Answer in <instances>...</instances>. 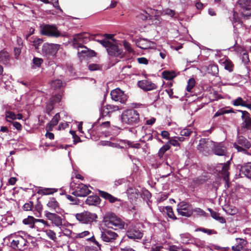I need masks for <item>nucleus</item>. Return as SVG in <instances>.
<instances>
[{"instance_id":"obj_1","label":"nucleus","mask_w":251,"mask_h":251,"mask_svg":"<svg viewBox=\"0 0 251 251\" xmlns=\"http://www.w3.org/2000/svg\"><path fill=\"white\" fill-rule=\"evenodd\" d=\"M32 237L25 234L23 231H19L11 234L10 237L11 247L14 250L23 251L28 247V241Z\"/></svg>"},{"instance_id":"obj_2","label":"nucleus","mask_w":251,"mask_h":251,"mask_svg":"<svg viewBox=\"0 0 251 251\" xmlns=\"http://www.w3.org/2000/svg\"><path fill=\"white\" fill-rule=\"evenodd\" d=\"M105 225L108 228L114 229L124 228L125 223L114 213L106 214L104 218Z\"/></svg>"},{"instance_id":"obj_3","label":"nucleus","mask_w":251,"mask_h":251,"mask_svg":"<svg viewBox=\"0 0 251 251\" xmlns=\"http://www.w3.org/2000/svg\"><path fill=\"white\" fill-rule=\"evenodd\" d=\"M100 238L104 242L114 244L117 246L120 243L118 234L109 229H102L101 230Z\"/></svg>"},{"instance_id":"obj_4","label":"nucleus","mask_w":251,"mask_h":251,"mask_svg":"<svg viewBox=\"0 0 251 251\" xmlns=\"http://www.w3.org/2000/svg\"><path fill=\"white\" fill-rule=\"evenodd\" d=\"M121 119L123 123L132 125L138 123L139 121V114L135 110L128 109L122 113Z\"/></svg>"},{"instance_id":"obj_5","label":"nucleus","mask_w":251,"mask_h":251,"mask_svg":"<svg viewBox=\"0 0 251 251\" xmlns=\"http://www.w3.org/2000/svg\"><path fill=\"white\" fill-rule=\"evenodd\" d=\"M40 33L42 35L54 37H58L61 35L60 32L55 25H40Z\"/></svg>"},{"instance_id":"obj_6","label":"nucleus","mask_w":251,"mask_h":251,"mask_svg":"<svg viewBox=\"0 0 251 251\" xmlns=\"http://www.w3.org/2000/svg\"><path fill=\"white\" fill-rule=\"evenodd\" d=\"M233 147L238 152H242L246 153L247 150L251 147L250 142L242 136H239L236 142L233 144Z\"/></svg>"},{"instance_id":"obj_7","label":"nucleus","mask_w":251,"mask_h":251,"mask_svg":"<svg viewBox=\"0 0 251 251\" xmlns=\"http://www.w3.org/2000/svg\"><path fill=\"white\" fill-rule=\"evenodd\" d=\"M75 217L79 222L86 224L93 222L97 218V215L95 213L87 211L77 213Z\"/></svg>"},{"instance_id":"obj_8","label":"nucleus","mask_w":251,"mask_h":251,"mask_svg":"<svg viewBox=\"0 0 251 251\" xmlns=\"http://www.w3.org/2000/svg\"><path fill=\"white\" fill-rule=\"evenodd\" d=\"M60 46L55 44L45 43L42 48V53L47 57L54 56L59 49Z\"/></svg>"},{"instance_id":"obj_9","label":"nucleus","mask_w":251,"mask_h":251,"mask_svg":"<svg viewBox=\"0 0 251 251\" xmlns=\"http://www.w3.org/2000/svg\"><path fill=\"white\" fill-rule=\"evenodd\" d=\"M89 40V34L87 32L75 34L73 37V47L78 49L79 47H82L83 44H86Z\"/></svg>"},{"instance_id":"obj_10","label":"nucleus","mask_w":251,"mask_h":251,"mask_svg":"<svg viewBox=\"0 0 251 251\" xmlns=\"http://www.w3.org/2000/svg\"><path fill=\"white\" fill-rule=\"evenodd\" d=\"M212 152L218 156H226L227 154V144L224 142H215L212 144Z\"/></svg>"},{"instance_id":"obj_11","label":"nucleus","mask_w":251,"mask_h":251,"mask_svg":"<svg viewBox=\"0 0 251 251\" xmlns=\"http://www.w3.org/2000/svg\"><path fill=\"white\" fill-rule=\"evenodd\" d=\"M213 141L208 139H201L199 141L198 150L203 154L207 155L212 150Z\"/></svg>"},{"instance_id":"obj_12","label":"nucleus","mask_w":251,"mask_h":251,"mask_svg":"<svg viewBox=\"0 0 251 251\" xmlns=\"http://www.w3.org/2000/svg\"><path fill=\"white\" fill-rule=\"evenodd\" d=\"M177 211L180 215L184 217H190L193 213L192 206L184 202H180L177 205Z\"/></svg>"},{"instance_id":"obj_13","label":"nucleus","mask_w":251,"mask_h":251,"mask_svg":"<svg viewBox=\"0 0 251 251\" xmlns=\"http://www.w3.org/2000/svg\"><path fill=\"white\" fill-rule=\"evenodd\" d=\"M91 192L88 187L82 183H79L74 188L72 194L75 197H84L87 196Z\"/></svg>"},{"instance_id":"obj_14","label":"nucleus","mask_w":251,"mask_h":251,"mask_svg":"<svg viewBox=\"0 0 251 251\" xmlns=\"http://www.w3.org/2000/svg\"><path fill=\"white\" fill-rule=\"evenodd\" d=\"M106 50L108 53L111 56H118L122 58L123 56V51L121 49L114 41H110V45L106 47Z\"/></svg>"},{"instance_id":"obj_15","label":"nucleus","mask_w":251,"mask_h":251,"mask_svg":"<svg viewBox=\"0 0 251 251\" xmlns=\"http://www.w3.org/2000/svg\"><path fill=\"white\" fill-rule=\"evenodd\" d=\"M111 98L116 101L125 103L127 100V96L119 88H116L111 92Z\"/></svg>"},{"instance_id":"obj_16","label":"nucleus","mask_w":251,"mask_h":251,"mask_svg":"<svg viewBox=\"0 0 251 251\" xmlns=\"http://www.w3.org/2000/svg\"><path fill=\"white\" fill-rule=\"evenodd\" d=\"M126 235L131 239H140L143 236V233L136 226H131L127 231Z\"/></svg>"},{"instance_id":"obj_17","label":"nucleus","mask_w":251,"mask_h":251,"mask_svg":"<svg viewBox=\"0 0 251 251\" xmlns=\"http://www.w3.org/2000/svg\"><path fill=\"white\" fill-rule=\"evenodd\" d=\"M127 194L129 199L132 201H136L138 199H140L141 193L136 188L131 187L127 190Z\"/></svg>"},{"instance_id":"obj_18","label":"nucleus","mask_w":251,"mask_h":251,"mask_svg":"<svg viewBox=\"0 0 251 251\" xmlns=\"http://www.w3.org/2000/svg\"><path fill=\"white\" fill-rule=\"evenodd\" d=\"M138 84L141 88L145 91H151L157 88L155 84L147 79L139 81Z\"/></svg>"},{"instance_id":"obj_19","label":"nucleus","mask_w":251,"mask_h":251,"mask_svg":"<svg viewBox=\"0 0 251 251\" xmlns=\"http://www.w3.org/2000/svg\"><path fill=\"white\" fill-rule=\"evenodd\" d=\"M119 109V108L117 105L106 104L101 108V114L102 116L105 117L113 112L118 111Z\"/></svg>"},{"instance_id":"obj_20","label":"nucleus","mask_w":251,"mask_h":251,"mask_svg":"<svg viewBox=\"0 0 251 251\" xmlns=\"http://www.w3.org/2000/svg\"><path fill=\"white\" fill-rule=\"evenodd\" d=\"M137 45L140 48L142 49H154L155 48V44L146 39H140L137 43Z\"/></svg>"},{"instance_id":"obj_21","label":"nucleus","mask_w":251,"mask_h":251,"mask_svg":"<svg viewBox=\"0 0 251 251\" xmlns=\"http://www.w3.org/2000/svg\"><path fill=\"white\" fill-rule=\"evenodd\" d=\"M60 118L59 113H56L53 116L51 120L46 126V130L47 131H51L53 127L58 124Z\"/></svg>"},{"instance_id":"obj_22","label":"nucleus","mask_w":251,"mask_h":251,"mask_svg":"<svg viewBox=\"0 0 251 251\" xmlns=\"http://www.w3.org/2000/svg\"><path fill=\"white\" fill-rule=\"evenodd\" d=\"M231 103L236 106H241L246 107L249 109H251V104L247 103L241 97H238L237 99L232 100Z\"/></svg>"},{"instance_id":"obj_23","label":"nucleus","mask_w":251,"mask_h":251,"mask_svg":"<svg viewBox=\"0 0 251 251\" xmlns=\"http://www.w3.org/2000/svg\"><path fill=\"white\" fill-rule=\"evenodd\" d=\"M240 172L248 178H251V162L242 165L240 168Z\"/></svg>"},{"instance_id":"obj_24","label":"nucleus","mask_w":251,"mask_h":251,"mask_svg":"<svg viewBox=\"0 0 251 251\" xmlns=\"http://www.w3.org/2000/svg\"><path fill=\"white\" fill-rule=\"evenodd\" d=\"M100 195L103 199L108 201L110 203H114L116 201H119L120 200L114 197L111 194L101 190L99 191Z\"/></svg>"},{"instance_id":"obj_25","label":"nucleus","mask_w":251,"mask_h":251,"mask_svg":"<svg viewBox=\"0 0 251 251\" xmlns=\"http://www.w3.org/2000/svg\"><path fill=\"white\" fill-rule=\"evenodd\" d=\"M100 202V198L97 195L89 196L85 201V203L89 205L97 206Z\"/></svg>"},{"instance_id":"obj_26","label":"nucleus","mask_w":251,"mask_h":251,"mask_svg":"<svg viewBox=\"0 0 251 251\" xmlns=\"http://www.w3.org/2000/svg\"><path fill=\"white\" fill-rule=\"evenodd\" d=\"M229 168V165L228 163H225L222 165V169L221 171V174L222 177L226 183H227L229 179V172L228 170Z\"/></svg>"},{"instance_id":"obj_27","label":"nucleus","mask_w":251,"mask_h":251,"mask_svg":"<svg viewBox=\"0 0 251 251\" xmlns=\"http://www.w3.org/2000/svg\"><path fill=\"white\" fill-rule=\"evenodd\" d=\"M208 210L210 212L211 216L213 218L217 221H218L221 223L223 224L226 223L225 219L223 217L220 216L218 213L213 211L212 209L209 208H208Z\"/></svg>"},{"instance_id":"obj_28","label":"nucleus","mask_w":251,"mask_h":251,"mask_svg":"<svg viewBox=\"0 0 251 251\" xmlns=\"http://www.w3.org/2000/svg\"><path fill=\"white\" fill-rule=\"evenodd\" d=\"M10 57L7 51L2 50L0 51V62L7 64L9 63Z\"/></svg>"},{"instance_id":"obj_29","label":"nucleus","mask_w":251,"mask_h":251,"mask_svg":"<svg viewBox=\"0 0 251 251\" xmlns=\"http://www.w3.org/2000/svg\"><path fill=\"white\" fill-rule=\"evenodd\" d=\"M88 239L92 241L98 246V247L93 246L86 247L85 248V251H99V250H100L101 245L95 240L94 237L90 238Z\"/></svg>"},{"instance_id":"obj_30","label":"nucleus","mask_w":251,"mask_h":251,"mask_svg":"<svg viewBox=\"0 0 251 251\" xmlns=\"http://www.w3.org/2000/svg\"><path fill=\"white\" fill-rule=\"evenodd\" d=\"M37 222V219H35L32 216H28V217L26 219H25L23 223L25 225H28L29 227L33 228L34 226V223Z\"/></svg>"},{"instance_id":"obj_31","label":"nucleus","mask_w":251,"mask_h":251,"mask_svg":"<svg viewBox=\"0 0 251 251\" xmlns=\"http://www.w3.org/2000/svg\"><path fill=\"white\" fill-rule=\"evenodd\" d=\"M29 41L32 43V45L35 49L38 50L43 42V40L41 38L32 37L30 39Z\"/></svg>"},{"instance_id":"obj_32","label":"nucleus","mask_w":251,"mask_h":251,"mask_svg":"<svg viewBox=\"0 0 251 251\" xmlns=\"http://www.w3.org/2000/svg\"><path fill=\"white\" fill-rule=\"evenodd\" d=\"M47 205L49 208L55 211H57V209H58L59 207L58 203L54 198L50 199Z\"/></svg>"},{"instance_id":"obj_33","label":"nucleus","mask_w":251,"mask_h":251,"mask_svg":"<svg viewBox=\"0 0 251 251\" xmlns=\"http://www.w3.org/2000/svg\"><path fill=\"white\" fill-rule=\"evenodd\" d=\"M50 85L52 89L59 91V90H61L62 87V82L60 79H55L52 81Z\"/></svg>"},{"instance_id":"obj_34","label":"nucleus","mask_w":251,"mask_h":251,"mask_svg":"<svg viewBox=\"0 0 251 251\" xmlns=\"http://www.w3.org/2000/svg\"><path fill=\"white\" fill-rule=\"evenodd\" d=\"M236 240L238 242V244L236 246H232V249L233 251H240L243 248V245L245 241L241 238H237Z\"/></svg>"},{"instance_id":"obj_35","label":"nucleus","mask_w":251,"mask_h":251,"mask_svg":"<svg viewBox=\"0 0 251 251\" xmlns=\"http://www.w3.org/2000/svg\"><path fill=\"white\" fill-rule=\"evenodd\" d=\"M77 49V53L79 57L88 56L89 49L86 46L82 45V47H79V48Z\"/></svg>"},{"instance_id":"obj_36","label":"nucleus","mask_w":251,"mask_h":251,"mask_svg":"<svg viewBox=\"0 0 251 251\" xmlns=\"http://www.w3.org/2000/svg\"><path fill=\"white\" fill-rule=\"evenodd\" d=\"M43 231L50 240L54 242H56L57 237L56 236V233L50 229H47Z\"/></svg>"},{"instance_id":"obj_37","label":"nucleus","mask_w":251,"mask_h":251,"mask_svg":"<svg viewBox=\"0 0 251 251\" xmlns=\"http://www.w3.org/2000/svg\"><path fill=\"white\" fill-rule=\"evenodd\" d=\"M61 95L60 94L55 95L50 98L49 102L53 104H54L59 102L61 100Z\"/></svg>"},{"instance_id":"obj_38","label":"nucleus","mask_w":251,"mask_h":251,"mask_svg":"<svg viewBox=\"0 0 251 251\" xmlns=\"http://www.w3.org/2000/svg\"><path fill=\"white\" fill-rule=\"evenodd\" d=\"M232 23L234 28L237 25H241V22L238 18V13L237 12H234L233 13Z\"/></svg>"},{"instance_id":"obj_39","label":"nucleus","mask_w":251,"mask_h":251,"mask_svg":"<svg viewBox=\"0 0 251 251\" xmlns=\"http://www.w3.org/2000/svg\"><path fill=\"white\" fill-rule=\"evenodd\" d=\"M181 242L183 244H188L191 241V236L188 234H182L180 235Z\"/></svg>"},{"instance_id":"obj_40","label":"nucleus","mask_w":251,"mask_h":251,"mask_svg":"<svg viewBox=\"0 0 251 251\" xmlns=\"http://www.w3.org/2000/svg\"><path fill=\"white\" fill-rule=\"evenodd\" d=\"M5 119L8 122H11V120H16V115L14 111L10 112L5 114Z\"/></svg>"},{"instance_id":"obj_41","label":"nucleus","mask_w":251,"mask_h":251,"mask_svg":"<svg viewBox=\"0 0 251 251\" xmlns=\"http://www.w3.org/2000/svg\"><path fill=\"white\" fill-rule=\"evenodd\" d=\"M170 148V146L168 145V144H166L165 145L163 146L158 151V155L161 157L163 155L164 153L169 150Z\"/></svg>"},{"instance_id":"obj_42","label":"nucleus","mask_w":251,"mask_h":251,"mask_svg":"<svg viewBox=\"0 0 251 251\" xmlns=\"http://www.w3.org/2000/svg\"><path fill=\"white\" fill-rule=\"evenodd\" d=\"M51 222L52 224L57 226H59L62 224L61 218L57 215H55Z\"/></svg>"},{"instance_id":"obj_43","label":"nucleus","mask_w":251,"mask_h":251,"mask_svg":"<svg viewBox=\"0 0 251 251\" xmlns=\"http://www.w3.org/2000/svg\"><path fill=\"white\" fill-rule=\"evenodd\" d=\"M2 108L5 111V114L10 112L15 111L16 107L15 106L13 105L5 104L3 105Z\"/></svg>"},{"instance_id":"obj_44","label":"nucleus","mask_w":251,"mask_h":251,"mask_svg":"<svg viewBox=\"0 0 251 251\" xmlns=\"http://www.w3.org/2000/svg\"><path fill=\"white\" fill-rule=\"evenodd\" d=\"M165 210L167 212L168 216L173 219H176L173 211V209L171 206H167L165 207Z\"/></svg>"},{"instance_id":"obj_45","label":"nucleus","mask_w":251,"mask_h":251,"mask_svg":"<svg viewBox=\"0 0 251 251\" xmlns=\"http://www.w3.org/2000/svg\"><path fill=\"white\" fill-rule=\"evenodd\" d=\"M195 84V80L194 78H190L187 82L186 89L188 92H191Z\"/></svg>"},{"instance_id":"obj_46","label":"nucleus","mask_w":251,"mask_h":251,"mask_svg":"<svg viewBox=\"0 0 251 251\" xmlns=\"http://www.w3.org/2000/svg\"><path fill=\"white\" fill-rule=\"evenodd\" d=\"M149 15L145 11H142L138 13L136 15V17L142 20H146L147 19Z\"/></svg>"},{"instance_id":"obj_47","label":"nucleus","mask_w":251,"mask_h":251,"mask_svg":"<svg viewBox=\"0 0 251 251\" xmlns=\"http://www.w3.org/2000/svg\"><path fill=\"white\" fill-rule=\"evenodd\" d=\"M193 212H194L197 216L203 217L206 216V212L200 208H195L193 209Z\"/></svg>"},{"instance_id":"obj_48","label":"nucleus","mask_w":251,"mask_h":251,"mask_svg":"<svg viewBox=\"0 0 251 251\" xmlns=\"http://www.w3.org/2000/svg\"><path fill=\"white\" fill-rule=\"evenodd\" d=\"M243 126L246 128L251 130V118H246L243 122Z\"/></svg>"},{"instance_id":"obj_49","label":"nucleus","mask_w":251,"mask_h":251,"mask_svg":"<svg viewBox=\"0 0 251 251\" xmlns=\"http://www.w3.org/2000/svg\"><path fill=\"white\" fill-rule=\"evenodd\" d=\"M40 191L44 195H50L56 192L57 190L51 188H43L40 190Z\"/></svg>"},{"instance_id":"obj_50","label":"nucleus","mask_w":251,"mask_h":251,"mask_svg":"<svg viewBox=\"0 0 251 251\" xmlns=\"http://www.w3.org/2000/svg\"><path fill=\"white\" fill-rule=\"evenodd\" d=\"M205 181V179L202 177H195L193 179V182L194 185L197 186L203 183Z\"/></svg>"},{"instance_id":"obj_51","label":"nucleus","mask_w":251,"mask_h":251,"mask_svg":"<svg viewBox=\"0 0 251 251\" xmlns=\"http://www.w3.org/2000/svg\"><path fill=\"white\" fill-rule=\"evenodd\" d=\"M196 230L197 231H201L205 233H206L208 235L216 234V233H217L214 230L209 229H207V228H202V227L199 228L197 229Z\"/></svg>"},{"instance_id":"obj_52","label":"nucleus","mask_w":251,"mask_h":251,"mask_svg":"<svg viewBox=\"0 0 251 251\" xmlns=\"http://www.w3.org/2000/svg\"><path fill=\"white\" fill-rule=\"evenodd\" d=\"M123 46L125 49V50L128 52V53H132L133 52V50L131 48L130 45L126 41H124L123 42Z\"/></svg>"},{"instance_id":"obj_53","label":"nucleus","mask_w":251,"mask_h":251,"mask_svg":"<svg viewBox=\"0 0 251 251\" xmlns=\"http://www.w3.org/2000/svg\"><path fill=\"white\" fill-rule=\"evenodd\" d=\"M192 131L188 128H185L181 130L180 132V134L182 136H189L192 133Z\"/></svg>"},{"instance_id":"obj_54","label":"nucleus","mask_w":251,"mask_h":251,"mask_svg":"<svg viewBox=\"0 0 251 251\" xmlns=\"http://www.w3.org/2000/svg\"><path fill=\"white\" fill-rule=\"evenodd\" d=\"M101 66L97 64H91L89 65L88 68L91 71L100 70Z\"/></svg>"},{"instance_id":"obj_55","label":"nucleus","mask_w":251,"mask_h":251,"mask_svg":"<svg viewBox=\"0 0 251 251\" xmlns=\"http://www.w3.org/2000/svg\"><path fill=\"white\" fill-rule=\"evenodd\" d=\"M162 14L168 15L171 17H173L175 15V11L170 9H166L163 10Z\"/></svg>"},{"instance_id":"obj_56","label":"nucleus","mask_w":251,"mask_h":251,"mask_svg":"<svg viewBox=\"0 0 251 251\" xmlns=\"http://www.w3.org/2000/svg\"><path fill=\"white\" fill-rule=\"evenodd\" d=\"M43 60L42 58L38 57H34L33 59V63L37 67H39L43 63Z\"/></svg>"},{"instance_id":"obj_57","label":"nucleus","mask_w":251,"mask_h":251,"mask_svg":"<svg viewBox=\"0 0 251 251\" xmlns=\"http://www.w3.org/2000/svg\"><path fill=\"white\" fill-rule=\"evenodd\" d=\"M66 198L71 202L72 204H77L78 202V200L77 198L71 195H67Z\"/></svg>"},{"instance_id":"obj_58","label":"nucleus","mask_w":251,"mask_h":251,"mask_svg":"<svg viewBox=\"0 0 251 251\" xmlns=\"http://www.w3.org/2000/svg\"><path fill=\"white\" fill-rule=\"evenodd\" d=\"M225 68L229 71V72H231L232 71V63L229 61L226 60L225 62Z\"/></svg>"},{"instance_id":"obj_59","label":"nucleus","mask_w":251,"mask_h":251,"mask_svg":"<svg viewBox=\"0 0 251 251\" xmlns=\"http://www.w3.org/2000/svg\"><path fill=\"white\" fill-rule=\"evenodd\" d=\"M97 42L100 43L101 45H102L103 47L106 48L109 45H110V41L109 40H107L106 39L103 40H98Z\"/></svg>"},{"instance_id":"obj_60","label":"nucleus","mask_w":251,"mask_h":251,"mask_svg":"<svg viewBox=\"0 0 251 251\" xmlns=\"http://www.w3.org/2000/svg\"><path fill=\"white\" fill-rule=\"evenodd\" d=\"M124 143L125 144H127L128 147L133 148H139L140 144L138 143L133 144L132 143L129 142V141H125Z\"/></svg>"},{"instance_id":"obj_61","label":"nucleus","mask_w":251,"mask_h":251,"mask_svg":"<svg viewBox=\"0 0 251 251\" xmlns=\"http://www.w3.org/2000/svg\"><path fill=\"white\" fill-rule=\"evenodd\" d=\"M53 108H54L53 104L49 102V103H48L46 105V113L48 115H50L51 111L53 109Z\"/></svg>"},{"instance_id":"obj_62","label":"nucleus","mask_w":251,"mask_h":251,"mask_svg":"<svg viewBox=\"0 0 251 251\" xmlns=\"http://www.w3.org/2000/svg\"><path fill=\"white\" fill-rule=\"evenodd\" d=\"M168 143L174 147H179L180 146V144L178 142V140H177L176 138V139L171 138L169 141Z\"/></svg>"},{"instance_id":"obj_63","label":"nucleus","mask_w":251,"mask_h":251,"mask_svg":"<svg viewBox=\"0 0 251 251\" xmlns=\"http://www.w3.org/2000/svg\"><path fill=\"white\" fill-rule=\"evenodd\" d=\"M250 0H239V4L243 7L246 8L250 3Z\"/></svg>"},{"instance_id":"obj_64","label":"nucleus","mask_w":251,"mask_h":251,"mask_svg":"<svg viewBox=\"0 0 251 251\" xmlns=\"http://www.w3.org/2000/svg\"><path fill=\"white\" fill-rule=\"evenodd\" d=\"M90 234V232L88 231H84L81 233H78L76 235V238H82L85 236H87Z\"/></svg>"}]
</instances>
